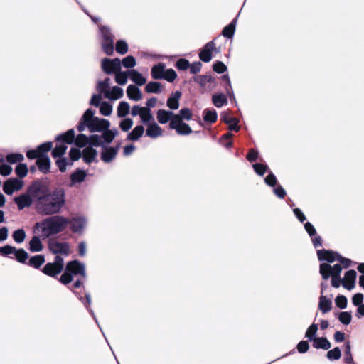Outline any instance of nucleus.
I'll return each instance as SVG.
<instances>
[{"label":"nucleus","instance_id":"1","mask_svg":"<svg viewBox=\"0 0 364 364\" xmlns=\"http://www.w3.org/2000/svg\"><path fill=\"white\" fill-rule=\"evenodd\" d=\"M28 191L33 196L36 210L41 215L59 214L65 205L66 193L63 187L50 189L42 182L35 181Z\"/></svg>","mask_w":364,"mask_h":364},{"label":"nucleus","instance_id":"2","mask_svg":"<svg viewBox=\"0 0 364 364\" xmlns=\"http://www.w3.org/2000/svg\"><path fill=\"white\" fill-rule=\"evenodd\" d=\"M48 217L37 222L33 226V232L41 231V237L43 239L48 238L58 235L65 230L69 225L70 218L59 214L47 215Z\"/></svg>","mask_w":364,"mask_h":364},{"label":"nucleus","instance_id":"3","mask_svg":"<svg viewBox=\"0 0 364 364\" xmlns=\"http://www.w3.org/2000/svg\"><path fill=\"white\" fill-rule=\"evenodd\" d=\"M95 111L92 109H87L84 112V120L88 124V129L90 132H102L110 127L108 119L95 117Z\"/></svg>","mask_w":364,"mask_h":364},{"label":"nucleus","instance_id":"4","mask_svg":"<svg viewBox=\"0 0 364 364\" xmlns=\"http://www.w3.org/2000/svg\"><path fill=\"white\" fill-rule=\"evenodd\" d=\"M99 30L102 38V49L106 55H112L114 53V38L111 30L106 26H100Z\"/></svg>","mask_w":364,"mask_h":364},{"label":"nucleus","instance_id":"5","mask_svg":"<svg viewBox=\"0 0 364 364\" xmlns=\"http://www.w3.org/2000/svg\"><path fill=\"white\" fill-rule=\"evenodd\" d=\"M64 268V259L61 256L56 255L53 262H48L41 269L47 276L55 278Z\"/></svg>","mask_w":364,"mask_h":364},{"label":"nucleus","instance_id":"6","mask_svg":"<svg viewBox=\"0 0 364 364\" xmlns=\"http://www.w3.org/2000/svg\"><path fill=\"white\" fill-rule=\"evenodd\" d=\"M101 68L107 75L115 74L121 70V60L118 58L113 59L105 58L102 60Z\"/></svg>","mask_w":364,"mask_h":364},{"label":"nucleus","instance_id":"7","mask_svg":"<svg viewBox=\"0 0 364 364\" xmlns=\"http://www.w3.org/2000/svg\"><path fill=\"white\" fill-rule=\"evenodd\" d=\"M66 267H68V270L73 277L80 274L83 281L86 279L85 266L83 263L77 260H73L68 262Z\"/></svg>","mask_w":364,"mask_h":364},{"label":"nucleus","instance_id":"8","mask_svg":"<svg viewBox=\"0 0 364 364\" xmlns=\"http://www.w3.org/2000/svg\"><path fill=\"white\" fill-rule=\"evenodd\" d=\"M23 181L16 178H11L6 180L3 185V191L9 196L12 195L15 191L22 188Z\"/></svg>","mask_w":364,"mask_h":364},{"label":"nucleus","instance_id":"9","mask_svg":"<svg viewBox=\"0 0 364 364\" xmlns=\"http://www.w3.org/2000/svg\"><path fill=\"white\" fill-rule=\"evenodd\" d=\"M69 225L73 232L81 234L86 227L87 220L83 216L74 217L70 218Z\"/></svg>","mask_w":364,"mask_h":364},{"label":"nucleus","instance_id":"10","mask_svg":"<svg viewBox=\"0 0 364 364\" xmlns=\"http://www.w3.org/2000/svg\"><path fill=\"white\" fill-rule=\"evenodd\" d=\"M216 38L207 43L198 53V56L200 60L204 63H209L212 58L213 50L215 48V41Z\"/></svg>","mask_w":364,"mask_h":364},{"label":"nucleus","instance_id":"11","mask_svg":"<svg viewBox=\"0 0 364 364\" xmlns=\"http://www.w3.org/2000/svg\"><path fill=\"white\" fill-rule=\"evenodd\" d=\"M306 232L311 238V242L315 248L322 246V238L320 235H316L315 227L310 223L306 222L304 225Z\"/></svg>","mask_w":364,"mask_h":364},{"label":"nucleus","instance_id":"12","mask_svg":"<svg viewBox=\"0 0 364 364\" xmlns=\"http://www.w3.org/2000/svg\"><path fill=\"white\" fill-rule=\"evenodd\" d=\"M22 193L14 198V203L17 205L18 210H21L25 208L30 207L33 201V198L31 193Z\"/></svg>","mask_w":364,"mask_h":364},{"label":"nucleus","instance_id":"13","mask_svg":"<svg viewBox=\"0 0 364 364\" xmlns=\"http://www.w3.org/2000/svg\"><path fill=\"white\" fill-rule=\"evenodd\" d=\"M69 289L75 294L76 297L83 304L84 306L87 309L90 314L92 316L95 322L97 323V317L93 311V310L90 308V304L92 302L91 295L89 292H86L85 294V298L82 297V294L80 292L74 291L72 288L69 287Z\"/></svg>","mask_w":364,"mask_h":364},{"label":"nucleus","instance_id":"14","mask_svg":"<svg viewBox=\"0 0 364 364\" xmlns=\"http://www.w3.org/2000/svg\"><path fill=\"white\" fill-rule=\"evenodd\" d=\"M50 251L54 254H63L68 255L69 254L70 245L68 242H60L58 241L50 242L48 245Z\"/></svg>","mask_w":364,"mask_h":364},{"label":"nucleus","instance_id":"15","mask_svg":"<svg viewBox=\"0 0 364 364\" xmlns=\"http://www.w3.org/2000/svg\"><path fill=\"white\" fill-rule=\"evenodd\" d=\"M169 128L175 129L176 132L180 135H188L193 132L191 127L184 122H179L173 120L169 122Z\"/></svg>","mask_w":364,"mask_h":364},{"label":"nucleus","instance_id":"16","mask_svg":"<svg viewBox=\"0 0 364 364\" xmlns=\"http://www.w3.org/2000/svg\"><path fill=\"white\" fill-rule=\"evenodd\" d=\"M337 254L338 252L330 250H317V256L319 261H326L332 263L337 260Z\"/></svg>","mask_w":364,"mask_h":364},{"label":"nucleus","instance_id":"17","mask_svg":"<svg viewBox=\"0 0 364 364\" xmlns=\"http://www.w3.org/2000/svg\"><path fill=\"white\" fill-rule=\"evenodd\" d=\"M36 166L41 172L48 173L50 168V159L47 154H40V156L36 161Z\"/></svg>","mask_w":364,"mask_h":364},{"label":"nucleus","instance_id":"18","mask_svg":"<svg viewBox=\"0 0 364 364\" xmlns=\"http://www.w3.org/2000/svg\"><path fill=\"white\" fill-rule=\"evenodd\" d=\"M163 130L161 127L154 121L146 125V136L150 138L156 139L162 136Z\"/></svg>","mask_w":364,"mask_h":364},{"label":"nucleus","instance_id":"19","mask_svg":"<svg viewBox=\"0 0 364 364\" xmlns=\"http://www.w3.org/2000/svg\"><path fill=\"white\" fill-rule=\"evenodd\" d=\"M102 149L101 159L103 162L110 163L116 158L117 154L113 146H109L105 144Z\"/></svg>","mask_w":364,"mask_h":364},{"label":"nucleus","instance_id":"20","mask_svg":"<svg viewBox=\"0 0 364 364\" xmlns=\"http://www.w3.org/2000/svg\"><path fill=\"white\" fill-rule=\"evenodd\" d=\"M75 136V130L73 129H70L64 133L57 135L55 136V141L58 143H63L66 145L72 144H74Z\"/></svg>","mask_w":364,"mask_h":364},{"label":"nucleus","instance_id":"21","mask_svg":"<svg viewBox=\"0 0 364 364\" xmlns=\"http://www.w3.org/2000/svg\"><path fill=\"white\" fill-rule=\"evenodd\" d=\"M87 176V172L81 168H77L70 176V186L73 187L77 183L83 182Z\"/></svg>","mask_w":364,"mask_h":364},{"label":"nucleus","instance_id":"22","mask_svg":"<svg viewBox=\"0 0 364 364\" xmlns=\"http://www.w3.org/2000/svg\"><path fill=\"white\" fill-rule=\"evenodd\" d=\"M156 118L158 122L164 124L168 122H173L175 119V114L171 110L159 109L156 112Z\"/></svg>","mask_w":364,"mask_h":364},{"label":"nucleus","instance_id":"23","mask_svg":"<svg viewBox=\"0 0 364 364\" xmlns=\"http://www.w3.org/2000/svg\"><path fill=\"white\" fill-rule=\"evenodd\" d=\"M181 91H176L175 92H172L171 95L168 97L166 105L171 110H176L179 107V100L181 97Z\"/></svg>","mask_w":364,"mask_h":364},{"label":"nucleus","instance_id":"24","mask_svg":"<svg viewBox=\"0 0 364 364\" xmlns=\"http://www.w3.org/2000/svg\"><path fill=\"white\" fill-rule=\"evenodd\" d=\"M97 150L90 146H86L82 151V159L86 164H90L96 160Z\"/></svg>","mask_w":364,"mask_h":364},{"label":"nucleus","instance_id":"25","mask_svg":"<svg viewBox=\"0 0 364 364\" xmlns=\"http://www.w3.org/2000/svg\"><path fill=\"white\" fill-rule=\"evenodd\" d=\"M46 259L43 255H36L28 257L26 265L34 268V269H40V267L45 263Z\"/></svg>","mask_w":364,"mask_h":364},{"label":"nucleus","instance_id":"26","mask_svg":"<svg viewBox=\"0 0 364 364\" xmlns=\"http://www.w3.org/2000/svg\"><path fill=\"white\" fill-rule=\"evenodd\" d=\"M331 294L330 298H327L324 295H321L319 297L318 309L322 311L323 314H326L332 309V301Z\"/></svg>","mask_w":364,"mask_h":364},{"label":"nucleus","instance_id":"27","mask_svg":"<svg viewBox=\"0 0 364 364\" xmlns=\"http://www.w3.org/2000/svg\"><path fill=\"white\" fill-rule=\"evenodd\" d=\"M128 73L131 80L136 84V86H142L146 83V79L136 70H129Z\"/></svg>","mask_w":364,"mask_h":364},{"label":"nucleus","instance_id":"28","mask_svg":"<svg viewBox=\"0 0 364 364\" xmlns=\"http://www.w3.org/2000/svg\"><path fill=\"white\" fill-rule=\"evenodd\" d=\"M127 95L129 100L134 101H139L142 98V93L140 89L134 85H129L127 87Z\"/></svg>","mask_w":364,"mask_h":364},{"label":"nucleus","instance_id":"29","mask_svg":"<svg viewBox=\"0 0 364 364\" xmlns=\"http://www.w3.org/2000/svg\"><path fill=\"white\" fill-rule=\"evenodd\" d=\"M312 346L316 349L329 350L331 343L326 337H317L312 341Z\"/></svg>","mask_w":364,"mask_h":364},{"label":"nucleus","instance_id":"30","mask_svg":"<svg viewBox=\"0 0 364 364\" xmlns=\"http://www.w3.org/2000/svg\"><path fill=\"white\" fill-rule=\"evenodd\" d=\"M165 65L159 63L154 65L151 70V75L154 80H161L164 75Z\"/></svg>","mask_w":364,"mask_h":364},{"label":"nucleus","instance_id":"31","mask_svg":"<svg viewBox=\"0 0 364 364\" xmlns=\"http://www.w3.org/2000/svg\"><path fill=\"white\" fill-rule=\"evenodd\" d=\"M144 132V127L142 125L136 126L127 136L129 141H135L142 136Z\"/></svg>","mask_w":364,"mask_h":364},{"label":"nucleus","instance_id":"32","mask_svg":"<svg viewBox=\"0 0 364 364\" xmlns=\"http://www.w3.org/2000/svg\"><path fill=\"white\" fill-rule=\"evenodd\" d=\"M237 24V17L233 18L232 21L225 26L222 31V35L227 38H232L235 34Z\"/></svg>","mask_w":364,"mask_h":364},{"label":"nucleus","instance_id":"33","mask_svg":"<svg viewBox=\"0 0 364 364\" xmlns=\"http://www.w3.org/2000/svg\"><path fill=\"white\" fill-rule=\"evenodd\" d=\"M43 248L39 236H33L29 241V250L32 252H37L42 251Z\"/></svg>","mask_w":364,"mask_h":364},{"label":"nucleus","instance_id":"34","mask_svg":"<svg viewBox=\"0 0 364 364\" xmlns=\"http://www.w3.org/2000/svg\"><path fill=\"white\" fill-rule=\"evenodd\" d=\"M124 95L122 88L118 86H114L112 87L109 92H107L105 94V98L110 100H116L121 98Z\"/></svg>","mask_w":364,"mask_h":364},{"label":"nucleus","instance_id":"35","mask_svg":"<svg viewBox=\"0 0 364 364\" xmlns=\"http://www.w3.org/2000/svg\"><path fill=\"white\" fill-rule=\"evenodd\" d=\"M14 256L15 259L23 264H26L28 259V252L23 248L16 249L14 252Z\"/></svg>","mask_w":364,"mask_h":364},{"label":"nucleus","instance_id":"36","mask_svg":"<svg viewBox=\"0 0 364 364\" xmlns=\"http://www.w3.org/2000/svg\"><path fill=\"white\" fill-rule=\"evenodd\" d=\"M192 117V112L190 109L184 107L180 109L178 114H175L174 120L183 122V120H191Z\"/></svg>","mask_w":364,"mask_h":364},{"label":"nucleus","instance_id":"37","mask_svg":"<svg viewBox=\"0 0 364 364\" xmlns=\"http://www.w3.org/2000/svg\"><path fill=\"white\" fill-rule=\"evenodd\" d=\"M145 91L147 93H161L162 91L161 85L156 81L149 82L145 87Z\"/></svg>","mask_w":364,"mask_h":364},{"label":"nucleus","instance_id":"38","mask_svg":"<svg viewBox=\"0 0 364 364\" xmlns=\"http://www.w3.org/2000/svg\"><path fill=\"white\" fill-rule=\"evenodd\" d=\"M212 102L216 107L219 108L228 103V99L224 94L218 93L213 95Z\"/></svg>","mask_w":364,"mask_h":364},{"label":"nucleus","instance_id":"39","mask_svg":"<svg viewBox=\"0 0 364 364\" xmlns=\"http://www.w3.org/2000/svg\"><path fill=\"white\" fill-rule=\"evenodd\" d=\"M221 78L223 81H225L226 82L225 90L227 95L230 97V98L231 100L232 99L234 100V102L236 103V99H235L233 90H232L231 81H230L229 75L228 74L223 75Z\"/></svg>","mask_w":364,"mask_h":364},{"label":"nucleus","instance_id":"40","mask_svg":"<svg viewBox=\"0 0 364 364\" xmlns=\"http://www.w3.org/2000/svg\"><path fill=\"white\" fill-rule=\"evenodd\" d=\"M319 272L322 278L325 280L333 276L331 265L328 263H321L319 267Z\"/></svg>","mask_w":364,"mask_h":364},{"label":"nucleus","instance_id":"41","mask_svg":"<svg viewBox=\"0 0 364 364\" xmlns=\"http://www.w3.org/2000/svg\"><path fill=\"white\" fill-rule=\"evenodd\" d=\"M130 106L127 102L122 101L117 107V117H125L129 112Z\"/></svg>","mask_w":364,"mask_h":364},{"label":"nucleus","instance_id":"42","mask_svg":"<svg viewBox=\"0 0 364 364\" xmlns=\"http://www.w3.org/2000/svg\"><path fill=\"white\" fill-rule=\"evenodd\" d=\"M318 331V325L316 323H313L311 325H310L306 333H305V338L308 339L309 341L312 342L314 340H315L316 337V333Z\"/></svg>","mask_w":364,"mask_h":364},{"label":"nucleus","instance_id":"43","mask_svg":"<svg viewBox=\"0 0 364 364\" xmlns=\"http://www.w3.org/2000/svg\"><path fill=\"white\" fill-rule=\"evenodd\" d=\"M194 80L201 87H205L207 83H215V78L211 75H202L194 77Z\"/></svg>","mask_w":364,"mask_h":364},{"label":"nucleus","instance_id":"44","mask_svg":"<svg viewBox=\"0 0 364 364\" xmlns=\"http://www.w3.org/2000/svg\"><path fill=\"white\" fill-rule=\"evenodd\" d=\"M218 119V114L215 109H205L203 111V119L210 124L214 123Z\"/></svg>","mask_w":364,"mask_h":364},{"label":"nucleus","instance_id":"45","mask_svg":"<svg viewBox=\"0 0 364 364\" xmlns=\"http://www.w3.org/2000/svg\"><path fill=\"white\" fill-rule=\"evenodd\" d=\"M140 119L141 122L145 125L152 123V122L154 121V117L151 114V109H149V108H144L140 114Z\"/></svg>","mask_w":364,"mask_h":364},{"label":"nucleus","instance_id":"46","mask_svg":"<svg viewBox=\"0 0 364 364\" xmlns=\"http://www.w3.org/2000/svg\"><path fill=\"white\" fill-rule=\"evenodd\" d=\"M67 149H68L67 145L63 143L56 144V146L54 147V149H52V152H51L52 156L53 158L62 157L63 155L65 154Z\"/></svg>","mask_w":364,"mask_h":364},{"label":"nucleus","instance_id":"47","mask_svg":"<svg viewBox=\"0 0 364 364\" xmlns=\"http://www.w3.org/2000/svg\"><path fill=\"white\" fill-rule=\"evenodd\" d=\"M89 136L84 134H79L75 136L74 144L79 148H82L87 145L89 146Z\"/></svg>","mask_w":364,"mask_h":364},{"label":"nucleus","instance_id":"48","mask_svg":"<svg viewBox=\"0 0 364 364\" xmlns=\"http://www.w3.org/2000/svg\"><path fill=\"white\" fill-rule=\"evenodd\" d=\"M342 355L341 350L339 347H335L331 350H329L326 356L330 361L338 360Z\"/></svg>","mask_w":364,"mask_h":364},{"label":"nucleus","instance_id":"49","mask_svg":"<svg viewBox=\"0 0 364 364\" xmlns=\"http://www.w3.org/2000/svg\"><path fill=\"white\" fill-rule=\"evenodd\" d=\"M89 146L92 147H103L105 144H104V141H102V136L97 135V134H92L89 136Z\"/></svg>","mask_w":364,"mask_h":364},{"label":"nucleus","instance_id":"50","mask_svg":"<svg viewBox=\"0 0 364 364\" xmlns=\"http://www.w3.org/2000/svg\"><path fill=\"white\" fill-rule=\"evenodd\" d=\"M338 321L343 325H348L352 320V315L350 311H341L338 314Z\"/></svg>","mask_w":364,"mask_h":364},{"label":"nucleus","instance_id":"51","mask_svg":"<svg viewBox=\"0 0 364 364\" xmlns=\"http://www.w3.org/2000/svg\"><path fill=\"white\" fill-rule=\"evenodd\" d=\"M115 82L120 85H124L127 82V78L129 76L128 70L127 71H117L115 74Z\"/></svg>","mask_w":364,"mask_h":364},{"label":"nucleus","instance_id":"52","mask_svg":"<svg viewBox=\"0 0 364 364\" xmlns=\"http://www.w3.org/2000/svg\"><path fill=\"white\" fill-rule=\"evenodd\" d=\"M129 46L127 43L124 40H118L116 42L115 50L117 53L124 55L127 53Z\"/></svg>","mask_w":364,"mask_h":364},{"label":"nucleus","instance_id":"53","mask_svg":"<svg viewBox=\"0 0 364 364\" xmlns=\"http://www.w3.org/2000/svg\"><path fill=\"white\" fill-rule=\"evenodd\" d=\"M26 237V232L23 228L18 229L14 231L12 237L14 240L18 243H22Z\"/></svg>","mask_w":364,"mask_h":364},{"label":"nucleus","instance_id":"54","mask_svg":"<svg viewBox=\"0 0 364 364\" xmlns=\"http://www.w3.org/2000/svg\"><path fill=\"white\" fill-rule=\"evenodd\" d=\"M69 156L70 158L69 166H72L74 161H77L82 157V153L80 149L72 147L69 151Z\"/></svg>","mask_w":364,"mask_h":364},{"label":"nucleus","instance_id":"55","mask_svg":"<svg viewBox=\"0 0 364 364\" xmlns=\"http://www.w3.org/2000/svg\"><path fill=\"white\" fill-rule=\"evenodd\" d=\"M255 172L259 176H262L269 171V166L267 164L255 163L252 165Z\"/></svg>","mask_w":364,"mask_h":364},{"label":"nucleus","instance_id":"56","mask_svg":"<svg viewBox=\"0 0 364 364\" xmlns=\"http://www.w3.org/2000/svg\"><path fill=\"white\" fill-rule=\"evenodd\" d=\"M136 59L132 55H127L121 61V66L123 65L125 68L132 69L136 65Z\"/></svg>","mask_w":364,"mask_h":364},{"label":"nucleus","instance_id":"57","mask_svg":"<svg viewBox=\"0 0 364 364\" xmlns=\"http://www.w3.org/2000/svg\"><path fill=\"white\" fill-rule=\"evenodd\" d=\"M73 279V276L70 273L68 267L65 266L63 273L60 276L59 281L65 285L70 284Z\"/></svg>","mask_w":364,"mask_h":364},{"label":"nucleus","instance_id":"58","mask_svg":"<svg viewBox=\"0 0 364 364\" xmlns=\"http://www.w3.org/2000/svg\"><path fill=\"white\" fill-rule=\"evenodd\" d=\"M28 171V167L26 164L20 163L15 168V173L20 178L26 177Z\"/></svg>","mask_w":364,"mask_h":364},{"label":"nucleus","instance_id":"59","mask_svg":"<svg viewBox=\"0 0 364 364\" xmlns=\"http://www.w3.org/2000/svg\"><path fill=\"white\" fill-rule=\"evenodd\" d=\"M6 159L10 164H15L23 161L24 156L20 153H11L6 155Z\"/></svg>","mask_w":364,"mask_h":364},{"label":"nucleus","instance_id":"60","mask_svg":"<svg viewBox=\"0 0 364 364\" xmlns=\"http://www.w3.org/2000/svg\"><path fill=\"white\" fill-rule=\"evenodd\" d=\"M112 112V105L106 101L101 103L100 107V112L102 115L109 116Z\"/></svg>","mask_w":364,"mask_h":364},{"label":"nucleus","instance_id":"61","mask_svg":"<svg viewBox=\"0 0 364 364\" xmlns=\"http://www.w3.org/2000/svg\"><path fill=\"white\" fill-rule=\"evenodd\" d=\"M335 304L338 308L345 309L348 305V299L344 295L338 294L335 299Z\"/></svg>","mask_w":364,"mask_h":364},{"label":"nucleus","instance_id":"62","mask_svg":"<svg viewBox=\"0 0 364 364\" xmlns=\"http://www.w3.org/2000/svg\"><path fill=\"white\" fill-rule=\"evenodd\" d=\"M176 77H177L176 72L173 69L169 68L164 71V75L162 77V79H164L169 82H172L175 80V79Z\"/></svg>","mask_w":364,"mask_h":364},{"label":"nucleus","instance_id":"63","mask_svg":"<svg viewBox=\"0 0 364 364\" xmlns=\"http://www.w3.org/2000/svg\"><path fill=\"white\" fill-rule=\"evenodd\" d=\"M53 147V143L51 141H46L38 145L36 149L39 154H46Z\"/></svg>","mask_w":364,"mask_h":364},{"label":"nucleus","instance_id":"64","mask_svg":"<svg viewBox=\"0 0 364 364\" xmlns=\"http://www.w3.org/2000/svg\"><path fill=\"white\" fill-rule=\"evenodd\" d=\"M213 70L218 74H222L228 70V67L222 61L217 60L213 65Z\"/></svg>","mask_w":364,"mask_h":364}]
</instances>
